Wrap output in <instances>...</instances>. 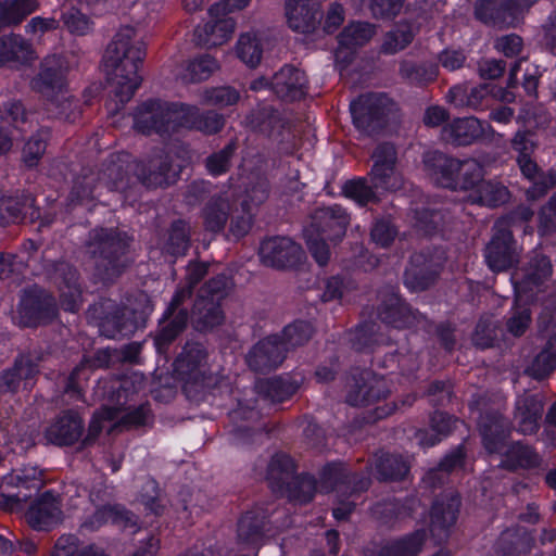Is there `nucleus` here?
Returning a JSON list of instances; mask_svg holds the SVG:
<instances>
[{
    "instance_id": "f257e3e1",
    "label": "nucleus",
    "mask_w": 556,
    "mask_h": 556,
    "mask_svg": "<svg viewBox=\"0 0 556 556\" xmlns=\"http://www.w3.org/2000/svg\"><path fill=\"white\" fill-rule=\"evenodd\" d=\"M224 126L225 117L216 111H200L195 105L160 99L141 102L134 113V128L144 136L169 137L180 128L215 135Z\"/></svg>"
},
{
    "instance_id": "f03ea898",
    "label": "nucleus",
    "mask_w": 556,
    "mask_h": 556,
    "mask_svg": "<svg viewBox=\"0 0 556 556\" xmlns=\"http://www.w3.org/2000/svg\"><path fill=\"white\" fill-rule=\"evenodd\" d=\"M127 152L112 153L102 165V176L112 190L126 192L130 186L132 172L135 178L148 189L166 188L174 185L181 168L176 165L170 153L154 151L147 159L134 160Z\"/></svg>"
},
{
    "instance_id": "7ed1b4c3",
    "label": "nucleus",
    "mask_w": 556,
    "mask_h": 556,
    "mask_svg": "<svg viewBox=\"0 0 556 556\" xmlns=\"http://www.w3.org/2000/svg\"><path fill=\"white\" fill-rule=\"evenodd\" d=\"M135 28L123 26L109 43L103 61L108 71V80L113 86L115 99L126 104L141 86L139 74L147 55L146 45L134 41Z\"/></svg>"
},
{
    "instance_id": "20e7f679",
    "label": "nucleus",
    "mask_w": 556,
    "mask_h": 556,
    "mask_svg": "<svg viewBox=\"0 0 556 556\" xmlns=\"http://www.w3.org/2000/svg\"><path fill=\"white\" fill-rule=\"evenodd\" d=\"M479 432L483 448L489 454L501 455L500 467L510 472L532 470L542 464L535 447L525 441L508 443L511 424L500 409L485 408L479 417Z\"/></svg>"
},
{
    "instance_id": "39448f33",
    "label": "nucleus",
    "mask_w": 556,
    "mask_h": 556,
    "mask_svg": "<svg viewBox=\"0 0 556 556\" xmlns=\"http://www.w3.org/2000/svg\"><path fill=\"white\" fill-rule=\"evenodd\" d=\"M132 238L113 227H96L88 232L86 247L94 260V276L103 283L114 282L131 264Z\"/></svg>"
},
{
    "instance_id": "423d86ee",
    "label": "nucleus",
    "mask_w": 556,
    "mask_h": 556,
    "mask_svg": "<svg viewBox=\"0 0 556 556\" xmlns=\"http://www.w3.org/2000/svg\"><path fill=\"white\" fill-rule=\"evenodd\" d=\"M424 165L437 186L451 191H465L480 177L476 160L460 161L438 150L424 155Z\"/></svg>"
},
{
    "instance_id": "0eeeda50",
    "label": "nucleus",
    "mask_w": 556,
    "mask_h": 556,
    "mask_svg": "<svg viewBox=\"0 0 556 556\" xmlns=\"http://www.w3.org/2000/svg\"><path fill=\"white\" fill-rule=\"evenodd\" d=\"M60 316L54 294L34 283L21 290L13 323L21 329H37L53 324Z\"/></svg>"
},
{
    "instance_id": "6e6552de",
    "label": "nucleus",
    "mask_w": 556,
    "mask_h": 556,
    "mask_svg": "<svg viewBox=\"0 0 556 556\" xmlns=\"http://www.w3.org/2000/svg\"><path fill=\"white\" fill-rule=\"evenodd\" d=\"M520 64L521 61H515L509 68L506 89L491 83H483L469 89L463 86H453L448 90L450 102L455 106L468 108L473 111H485L496 100L507 103L515 101L516 96L513 90L519 86L518 73L520 72Z\"/></svg>"
},
{
    "instance_id": "1a4fd4ad",
    "label": "nucleus",
    "mask_w": 556,
    "mask_h": 556,
    "mask_svg": "<svg viewBox=\"0 0 556 556\" xmlns=\"http://www.w3.org/2000/svg\"><path fill=\"white\" fill-rule=\"evenodd\" d=\"M395 102L386 92H367L350 103L353 126L362 135H380L388 126Z\"/></svg>"
},
{
    "instance_id": "9d476101",
    "label": "nucleus",
    "mask_w": 556,
    "mask_h": 556,
    "mask_svg": "<svg viewBox=\"0 0 556 556\" xmlns=\"http://www.w3.org/2000/svg\"><path fill=\"white\" fill-rule=\"evenodd\" d=\"M194 288L178 287L162 316L153 336V345L159 355H166L174 342L184 333L189 323V312L181 305L192 296Z\"/></svg>"
},
{
    "instance_id": "9b49d317",
    "label": "nucleus",
    "mask_w": 556,
    "mask_h": 556,
    "mask_svg": "<svg viewBox=\"0 0 556 556\" xmlns=\"http://www.w3.org/2000/svg\"><path fill=\"white\" fill-rule=\"evenodd\" d=\"M447 261L441 245L425 247L410 255L404 271V285L412 291H425L439 279Z\"/></svg>"
},
{
    "instance_id": "f8f14e48",
    "label": "nucleus",
    "mask_w": 556,
    "mask_h": 556,
    "mask_svg": "<svg viewBox=\"0 0 556 556\" xmlns=\"http://www.w3.org/2000/svg\"><path fill=\"white\" fill-rule=\"evenodd\" d=\"M207 353L205 348L198 342H187L174 361V372L182 381L184 390L197 392L210 389L216 383V379L206 367Z\"/></svg>"
},
{
    "instance_id": "ddd939ff",
    "label": "nucleus",
    "mask_w": 556,
    "mask_h": 556,
    "mask_svg": "<svg viewBox=\"0 0 556 556\" xmlns=\"http://www.w3.org/2000/svg\"><path fill=\"white\" fill-rule=\"evenodd\" d=\"M3 484L15 488L16 492L1 493L0 507L9 511L20 510L43 486V472L37 466L24 467L17 473L4 477Z\"/></svg>"
},
{
    "instance_id": "4468645a",
    "label": "nucleus",
    "mask_w": 556,
    "mask_h": 556,
    "mask_svg": "<svg viewBox=\"0 0 556 556\" xmlns=\"http://www.w3.org/2000/svg\"><path fill=\"white\" fill-rule=\"evenodd\" d=\"M261 262L275 269H298L306 258L300 244L289 237L273 236L261 241Z\"/></svg>"
},
{
    "instance_id": "2eb2a0df",
    "label": "nucleus",
    "mask_w": 556,
    "mask_h": 556,
    "mask_svg": "<svg viewBox=\"0 0 556 556\" xmlns=\"http://www.w3.org/2000/svg\"><path fill=\"white\" fill-rule=\"evenodd\" d=\"M321 490L325 493L340 492L348 495H359L366 492L371 480L368 476L350 470L340 460L328 462L319 472Z\"/></svg>"
},
{
    "instance_id": "dca6fc26",
    "label": "nucleus",
    "mask_w": 556,
    "mask_h": 556,
    "mask_svg": "<svg viewBox=\"0 0 556 556\" xmlns=\"http://www.w3.org/2000/svg\"><path fill=\"white\" fill-rule=\"evenodd\" d=\"M484 260L493 273L506 271L518 264L517 241L508 227L495 224L492 237L484 249Z\"/></svg>"
},
{
    "instance_id": "f3484780",
    "label": "nucleus",
    "mask_w": 556,
    "mask_h": 556,
    "mask_svg": "<svg viewBox=\"0 0 556 556\" xmlns=\"http://www.w3.org/2000/svg\"><path fill=\"white\" fill-rule=\"evenodd\" d=\"M462 507L457 491H443L435 495L429 509V530L433 538L447 540L455 527Z\"/></svg>"
},
{
    "instance_id": "a211bd4d",
    "label": "nucleus",
    "mask_w": 556,
    "mask_h": 556,
    "mask_svg": "<svg viewBox=\"0 0 556 556\" xmlns=\"http://www.w3.org/2000/svg\"><path fill=\"white\" fill-rule=\"evenodd\" d=\"M389 394L386 381L371 369H354L346 392V403L354 407L369 406Z\"/></svg>"
},
{
    "instance_id": "6ab92c4d",
    "label": "nucleus",
    "mask_w": 556,
    "mask_h": 556,
    "mask_svg": "<svg viewBox=\"0 0 556 556\" xmlns=\"http://www.w3.org/2000/svg\"><path fill=\"white\" fill-rule=\"evenodd\" d=\"M378 319L394 329H410L421 319V314L395 290L383 292L377 306Z\"/></svg>"
},
{
    "instance_id": "aec40b11",
    "label": "nucleus",
    "mask_w": 556,
    "mask_h": 556,
    "mask_svg": "<svg viewBox=\"0 0 556 556\" xmlns=\"http://www.w3.org/2000/svg\"><path fill=\"white\" fill-rule=\"evenodd\" d=\"M351 217L346 208L340 204H332L317 208L305 230L326 238L336 245L344 238Z\"/></svg>"
},
{
    "instance_id": "412c9836",
    "label": "nucleus",
    "mask_w": 556,
    "mask_h": 556,
    "mask_svg": "<svg viewBox=\"0 0 556 556\" xmlns=\"http://www.w3.org/2000/svg\"><path fill=\"white\" fill-rule=\"evenodd\" d=\"M50 275L60 292L62 308L68 313L78 312L83 296L78 269L66 261H56L51 266Z\"/></svg>"
},
{
    "instance_id": "4be33fe9",
    "label": "nucleus",
    "mask_w": 556,
    "mask_h": 556,
    "mask_svg": "<svg viewBox=\"0 0 556 556\" xmlns=\"http://www.w3.org/2000/svg\"><path fill=\"white\" fill-rule=\"evenodd\" d=\"M85 431V421L78 410L74 408L62 409L45 429L43 437L48 443L67 447L81 440Z\"/></svg>"
},
{
    "instance_id": "5701e85b",
    "label": "nucleus",
    "mask_w": 556,
    "mask_h": 556,
    "mask_svg": "<svg viewBox=\"0 0 556 556\" xmlns=\"http://www.w3.org/2000/svg\"><path fill=\"white\" fill-rule=\"evenodd\" d=\"M522 12L519 0H478L475 4V17L497 28L515 27Z\"/></svg>"
},
{
    "instance_id": "b1692460",
    "label": "nucleus",
    "mask_w": 556,
    "mask_h": 556,
    "mask_svg": "<svg viewBox=\"0 0 556 556\" xmlns=\"http://www.w3.org/2000/svg\"><path fill=\"white\" fill-rule=\"evenodd\" d=\"M39 372L38 363L29 354L18 353L12 366L0 371V393L15 394L21 387L30 391Z\"/></svg>"
},
{
    "instance_id": "393cba45",
    "label": "nucleus",
    "mask_w": 556,
    "mask_h": 556,
    "mask_svg": "<svg viewBox=\"0 0 556 556\" xmlns=\"http://www.w3.org/2000/svg\"><path fill=\"white\" fill-rule=\"evenodd\" d=\"M493 136L491 124L473 116L455 118L442 129L443 139L455 147L470 146L480 140L492 139Z\"/></svg>"
},
{
    "instance_id": "a878e982",
    "label": "nucleus",
    "mask_w": 556,
    "mask_h": 556,
    "mask_svg": "<svg viewBox=\"0 0 556 556\" xmlns=\"http://www.w3.org/2000/svg\"><path fill=\"white\" fill-rule=\"evenodd\" d=\"M112 351L109 348L97 350L91 356L84 355L81 361L72 369L65 380L63 392L76 402L85 401V393L80 386L88 380L93 370L109 368L112 363Z\"/></svg>"
},
{
    "instance_id": "bb28decb",
    "label": "nucleus",
    "mask_w": 556,
    "mask_h": 556,
    "mask_svg": "<svg viewBox=\"0 0 556 556\" xmlns=\"http://www.w3.org/2000/svg\"><path fill=\"white\" fill-rule=\"evenodd\" d=\"M61 501L53 490H46L35 498L25 513L29 527L36 531H51L62 521Z\"/></svg>"
},
{
    "instance_id": "cd10ccee",
    "label": "nucleus",
    "mask_w": 556,
    "mask_h": 556,
    "mask_svg": "<svg viewBox=\"0 0 556 556\" xmlns=\"http://www.w3.org/2000/svg\"><path fill=\"white\" fill-rule=\"evenodd\" d=\"M288 353L279 334H270L256 342L247 355L251 370L267 374L282 364Z\"/></svg>"
},
{
    "instance_id": "c85d7f7f",
    "label": "nucleus",
    "mask_w": 556,
    "mask_h": 556,
    "mask_svg": "<svg viewBox=\"0 0 556 556\" xmlns=\"http://www.w3.org/2000/svg\"><path fill=\"white\" fill-rule=\"evenodd\" d=\"M552 273L551 258L542 253H534L511 275L514 290L517 293L533 292L551 278Z\"/></svg>"
},
{
    "instance_id": "c756f323",
    "label": "nucleus",
    "mask_w": 556,
    "mask_h": 556,
    "mask_svg": "<svg viewBox=\"0 0 556 556\" xmlns=\"http://www.w3.org/2000/svg\"><path fill=\"white\" fill-rule=\"evenodd\" d=\"M531 154H518L516 162L521 175L531 182L526 190L527 199L536 201L545 197L549 190L556 188V168L544 172Z\"/></svg>"
},
{
    "instance_id": "7c9ffc66",
    "label": "nucleus",
    "mask_w": 556,
    "mask_h": 556,
    "mask_svg": "<svg viewBox=\"0 0 556 556\" xmlns=\"http://www.w3.org/2000/svg\"><path fill=\"white\" fill-rule=\"evenodd\" d=\"M308 80L304 71L283 65L271 77V91L285 102L300 101L307 94Z\"/></svg>"
},
{
    "instance_id": "2f4dec72",
    "label": "nucleus",
    "mask_w": 556,
    "mask_h": 556,
    "mask_svg": "<svg viewBox=\"0 0 556 556\" xmlns=\"http://www.w3.org/2000/svg\"><path fill=\"white\" fill-rule=\"evenodd\" d=\"M374 163L369 170L370 182L379 190H391L396 187L394 174L397 153L394 146L383 142L377 146L372 154Z\"/></svg>"
},
{
    "instance_id": "473e14b6",
    "label": "nucleus",
    "mask_w": 556,
    "mask_h": 556,
    "mask_svg": "<svg viewBox=\"0 0 556 556\" xmlns=\"http://www.w3.org/2000/svg\"><path fill=\"white\" fill-rule=\"evenodd\" d=\"M270 489L275 493L287 496L294 504L305 505L315 497L317 480L314 475L302 472L293 476L290 481H286L285 478L273 479Z\"/></svg>"
},
{
    "instance_id": "72a5a7b5",
    "label": "nucleus",
    "mask_w": 556,
    "mask_h": 556,
    "mask_svg": "<svg viewBox=\"0 0 556 556\" xmlns=\"http://www.w3.org/2000/svg\"><path fill=\"white\" fill-rule=\"evenodd\" d=\"M108 523L123 529H134L138 526L137 516L122 504L97 506L94 511L85 519L83 526L90 531H97Z\"/></svg>"
},
{
    "instance_id": "f704fd0d",
    "label": "nucleus",
    "mask_w": 556,
    "mask_h": 556,
    "mask_svg": "<svg viewBox=\"0 0 556 556\" xmlns=\"http://www.w3.org/2000/svg\"><path fill=\"white\" fill-rule=\"evenodd\" d=\"M210 20L194 29V40L198 46L206 49L224 45L230 38L236 28V22L228 15L210 14Z\"/></svg>"
},
{
    "instance_id": "c9c22d12",
    "label": "nucleus",
    "mask_w": 556,
    "mask_h": 556,
    "mask_svg": "<svg viewBox=\"0 0 556 556\" xmlns=\"http://www.w3.org/2000/svg\"><path fill=\"white\" fill-rule=\"evenodd\" d=\"M466 191L469 192L468 200L471 204L490 208L504 205L510 199V192L507 187L501 182L484 179V169L481 164L479 179Z\"/></svg>"
},
{
    "instance_id": "e433bc0d",
    "label": "nucleus",
    "mask_w": 556,
    "mask_h": 556,
    "mask_svg": "<svg viewBox=\"0 0 556 556\" xmlns=\"http://www.w3.org/2000/svg\"><path fill=\"white\" fill-rule=\"evenodd\" d=\"M224 319L223 304L197 295L189 313V321L194 331L200 333L211 332L214 328L220 326Z\"/></svg>"
},
{
    "instance_id": "4c0bfd02",
    "label": "nucleus",
    "mask_w": 556,
    "mask_h": 556,
    "mask_svg": "<svg viewBox=\"0 0 556 556\" xmlns=\"http://www.w3.org/2000/svg\"><path fill=\"white\" fill-rule=\"evenodd\" d=\"M534 545V531L517 525L500 534L495 551L500 556H520L529 554Z\"/></svg>"
},
{
    "instance_id": "58836bf2",
    "label": "nucleus",
    "mask_w": 556,
    "mask_h": 556,
    "mask_svg": "<svg viewBox=\"0 0 556 556\" xmlns=\"http://www.w3.org/2000/svg\"><path fill=\"white\" fill-rule=\"evenodd\" d=\"M439 64L431 60L404 59L399 64V76L409 87L424 89L439 76Z\"/></svg>"
},
{
    "instance_id": "ea45409f",
    "label": "nucleus",
    "mask_w": 556,
    "mask_h": 556,
    "mask_svg": "<svg viewBox=\"0 0 556 556\" xmlns=\"http://www.w3.org/2000/svg\"><path fill=\"white\" fill-rule=\"evenodd\" d=\"M67 68L59 56H48L33 80V87L41 93H58L66 87Z\"/></svg>"
},
{
    "instance_id": "a19ab883",
    "label": "nucleus",
    "mask_w": 556,
    "mask_h": 556,
    "mask_svg": "<svg viewBox=\"0 0 556 556\" xmlns=\"http://www.w3.org/2000/svg\"><path fill=\"white\" fill-rule=\"evenodd\" d=\"M30 212L39 214V210L35 208V198L29 192L15 193L14 195L0 197V226L17 224L26 218Z\"/></svg>"
},
{
    "instance_id": "79ce46f5",
    "label": "nucleus",
    "mask_w": 556,
    "mask_h": 556,
    "mask_svg": "<svg viewBox=\"0 0 556 556\" xmlns=\"http://www.w3.org/2000/svg\"><path fill=\"white\" fill-rule=\"evenodd\" d=\"M286 17L289 27L301 34H309L319 23L320 14L308 0H286Z\"/></svg>"
},
{
    "instance_id": "37998d69",
    "label": "nucleus",
    "mask_w": 556,
    "mask_h": 556,
    "mask_svg": "<svg viewBox=\"0 0 556 556\" xmlns=\"http://www.w3.org/2000/svg\"><path fill=\"white\" fill-rule=\"evenodd\" d=\"M137 329L135 312L127 307L116 306L112 312L105 314L100 321V331L109 339L130 336Z\"/></svg>"
},
{
    "instance_id": "c03bdc74",
    "label": "nucleus",
    "mask_w": 556,
    "mask_h": 556,
    "mask_svg": "<svg viewBox=\"0 0 556 556\" xmlns=\"http://www.w3.org/2000/svg\"><path fill=\"white\" fill-rule=\"evenodd\" d=\"M302 379L286 374L261 380L256 388L261 395L273 403L290 400L300 389Z\"/></svg>"
},
{
    "instance_id": "a18cd8bd",
    "label": "nucleus",
    "mask_w": 556,
    "mask_h": 556,
    "mask_svg": "<svg viewBox=\"0 0 556 556\" xmlns=\"http://www.w3.org/2000/svg\"><path fill=\"white\" fill-rule=\"evenodd\" d=\"M456 418L448 413L434 410L430 415L429 428L419 429L416 433L422 447H432L448 437L454 428Z\"/></svg>"
},
{
    "instance_id": "49530a36",
    "label": "nucleus",
    "mask_w": 556,
    "mask_h": 556,
    "mask_svg": "<svg viewBox=\"0 0 556 556\" xmlns=\"http://www.w3.org/2000/svg\"><path fill=\"white\" fill-rule=\"evenodd\" d=\"M269 522L267 510L256 507L245 511L238 521V538L248 544L262 541Z\"/></svg>"
},
{
    "instance_id": "de8ad7c7",
    "label": "nucleus",
    "mask_w": 556,
    "mask_h": 556,
    "mask_svg": "<svg viewBox=\"0 0 556 556\" xmlns=\"http://www.w3.org/2000/svg\"><path fill=\"white\" fill-rule=\"evenodd\" d=\"M228 201L219 194L212 195L201 210L205 231L219 235L224 231L229 219Z\"/></svg>"
},
{
    "instance_id": "09e8293b",
    "label": "nucleus",
    "mask_w": 556,
    "mask_h": 556,
    "mask_svg": "<svg viewBox=\"0 0 556 556\" xmlns=\"http://www.w3.org/2000/svg\"><path fill=\"white\" fill-rule=\"evenodd\" d=\"M378 325L374 321H361L348 331V340L351 349L357 353L371 354L382 342L378 332Z\"/></svg>"
},
{
    "instance_id": "8fccbe9b",
    "label": "nucleus",
    "mask_w": 556,
    "mask_h": 556,
    "mask_svg": "<svg viewBox=\"0 0 556 556\" xmlns=\"http://www.w3.org/2000/svg\"><path fill=\"white\" fill-rule=\"evenodd\" d=\"M414 511V501L408 498H389L378 502L372 507L374 517L387 527H392L396 521L412 517Z\"/></svg>"
},
{
    "instance_id": "3c124183",
    "label": "nucleus",
    "mask_w": 556,
    "mask_h": 556,
    "mask_svg": "<svg viewBox=\"0 0 556 556\" xmlns=\"http://www.w3.org/2000/svg\"><path fill=\"white\" fill-rule=\"evenodd\" d=\"M375 469L380 482H400L408 476L410 464L403 455L387 452L378 457Z\"/></svg>"
},
{
    "instance_id": "603ef678",
    "label": "nucleus",
    "mask_w": 556,
    "mask_h": 556,
    "mask_svg": "<svg viewBox=\"0 0 556 556\" xmlns=\"http://www.w3.org/2000/svg\"><path fill=\"white\" fill-rule=\"evenodd\" d=\"M341 194L353 201L358 207H366L380 202L378 189L364 176L345 180L341 187Z\"/></svg>"
},
{
    "instance_id": "864d4df0",
    "label": "nucleus",
    "mask_w": 556,
    "mask_h": 556,
    "mask_svg": "<svg viewBox=\"0 0 556 556\" xmlns=\"http://www.w3.org/2000/svg\"><path fill=\"white\" fill-rule=\"evenodd\" d=\"M447 212L442 208L417 206L413 210V226L425 237H434L443 231Z\"/></svg>"
},
{
    "instance_id": "5fc2aeb1",
    "label": "nucleus",
    "mask_w": 556,
    "mask_h": 556,
    "mask_svg": "<svg viewBox=\"0 0 556 556\" xmlns=\"http://www.w3.org/2000/svg\"><path fill=\"white\" fill-rule=\"evenodd\" d=\"M33 53L31 45L21 35L0 37V65L9 62L27 64L33 60Z\"/></svg>"
},
{
    "instance_id": "6e6d98bb",
    "label": "nucleus",
    "mask_w": 556,
    "mask_h": 556,
    "mask_svg": "<svg viewBox=\"0 0 556 556\" xmlns=\"http://www.w3.org/2000/svg\"><path fill=\"white\" fill-rule=\"evenodd\" d=\"M375 34L376 28L371 23L352 21L338 35V45L346 50H357L367 45Z\"/></svg>"
},
{
    "instance_id": "4d7b16f0",
    "label": "nucleus",
    "mask_w": 556,
    "mask_h": 556,
    "mask_svg": "<svg viewBox=\"0 0 556 556\" xmlns=\"http://www.w3.org/2000/svg\"><path fill=\"white\" fill-rule=\"evenodd\" d=\"M519 428L525 434H531L539 430V420L543 413L542 400L530 394L518 402Z\"/></svg>"
},
{
    "instance_id": "13d9d810",
    "label": "nucleus",
    "mask_w": 556,
    "mask_h": 556,
    "mask_svg": "<svg viewBox=\"0 0 556 556\" xmlns=\"http://www.w3.org/2000/svg\"><path fill=\"white\" fill-rule=\"evenodd\" d=\"M191 244V232L189 224L181 218L170 223L167 231V240L164 251L172 256L186 255Z\"/></svg>"
},
{
    "instance_id": "bf43d9fd",
    "label": "nucleus",
    "mask_w": 556,
    "mask_h": 556,
    "mask_svg": "<svg viewBox=\"0 0 556 556\" xmlns=\"http://www.w3.org/2000/svg\"><path fill=\"white\" fill-rule=\"evenodd\" d=\"M238 150L236 139H231L220 150L211 153L205 159V169L212 177H220L227 174L232 165V159Z\"/></svg>"
},
{
    "instance_id": "052dcab7",
    "label": "nucleus",
    "mask_w": 556,
    "mask_h": 556,
    "mask_svg": "<svg viewBox=\"0 0 556 556\" xmlns=\"http://www.w3.org/2000/svg\"><path fill=\"white\" fill-rule=\"evenodd\" d=\"M315 332L314 324L305 319H295L278 333L288 351L306 344Z\"/></svg>"
},
{
    "instance_id": "680f3d73",
    "label": "nucleus",
    "mask_w": 556,
    "mask_h": 556,
    "mask_svg": "<svg viewBox=\"0 0 556 556\" xmlns=\"http://www.w3.org/2000/svg\"><path fill=\"white\" fill-rule=\"evenodd\" d=\"M36 9L35 0H13L8 4L0 5V31L21 24Z\"/></svg>"
},
{
    "instance_id": "e2e57ef3",
    "label": "nucleus",
    "mask_w": 556,
    "mask_h": 556,
    "mask_svg": "<svg viewBox=\"0 0 556 556\" xmlns=\"http://www.w3.org/2000/svg\"><path fill=\"white\" fill-rule=\"evenodd\" d=\"M247 119L253 129L267 136H270L282 124L279 111L271 105H264L253 110Z\"/></svg>"
},
{
    "instance_id": "0e129e2a",
    "label": "nucleus",
    "mask_w": 556,
    "mask_h": 556,
    "mask_svg": "<svg viewBox=\"0 0 556 556\" xmlns=\"http://www.w3.org/2000/svg\"><path fill=\"white\" fill-rule=\"evenodd\" d=\"M238 58L250 68H255L263 56V45L260 38L250 33L241 34L237 47Z\"/></svg>"
},
{
    "instance_id": "69168bd1",
    "label": "nucleus",
    "mask_w": 556,
    "mask_h": 556,
    "mask_svg": "<svg viewBox=\"0 0 556 556\" xmlns=\"http://www.w3.org/2000/svg\"><path fill=\"white\" fill-rule=\"evenodd\" d=\"M49 131L39 129L24 144L22 160L26 167L34 168L38 165L47 149Z\"/></svg>"
},
{
    "instance_id": "338daca9",
    "label": "nucleus",
    "mask_w": 556,
    "mask_h": 556,
    "mask_svg": "<svg viewBox=\"0 0 556 556\" xmlns=\"http://www.w3.org/2000/svg\"><path fill=\"white\" fill-rule=\"evenodd\" d=\"M96 178L93 176L77 177L70 192V200L74 204H89L97 198Z\"/></svg>"
},
{
    "instance_id": "774afa93",
    "label": "nucleus",
    "mask_w": 556,
    "mask_h": 556,
    "mask_svg": "<svg viewBox=\"0 0 556 556\" xmlns=\"http://www.w3.org/2000/svg\"><path fill=\"white\" fill-rule=\"evenodd\" d=\"M556 369V357L543 348L527 367V374L535 380L547 378Z\"/></svg>"
}]
</instances>
